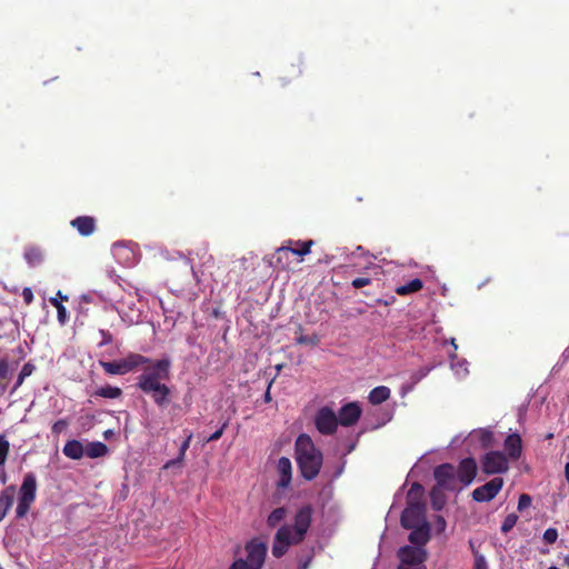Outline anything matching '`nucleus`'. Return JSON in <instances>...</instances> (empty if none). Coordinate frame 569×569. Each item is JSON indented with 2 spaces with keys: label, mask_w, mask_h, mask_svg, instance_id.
<instances>
[{
  "label": "nucleus",
  "mask_w": 569,
  "mask_h": 569,
  "mask_svg": "<svg viewBox=\"0 0 569 569\" xmlns=\"http://www.w3.org/2000/svg\"><path fill=\"white\" fill-rule=\"evenodd\" d=\"M143 366L146 367L138 377L137 387L146 395H150L158 407H167L170 402V388L163 381L170 379V359L151 360Z\"/></svg>",
  "instance_id": "f257e3e1"
},
{
  "label": "nucleus",
  "mask_w": 569,
  "mask_h": 569,
  "mask_svg": "<svg viewBox=\"0 0 569 569\" xmlns=\"http://www.w3.org/2000/svg\"><path fill=\"white\" fill-rule=\"evenodd\" d=\"M311 515L312 508L310 506H303L295 517L293 528L290 526H282L278 529L271 550L276 558L282 557L287 552L289 546L299 543L303 540L311 523Z\"/></svg>",
  "instance_id": "f03ea898"
},
{
  "label": "nucleus",
  "mask_w": 569,
  "mask_h": 569,
  "mask_svg": "<svg viewBox=\"0 0 569 569\" xmlns=\"http://www.w3.org/2000/svg\"><path fill=\"white\" fill-rule=\"evenodd\" d=\"M501 433L492 427L476 428L462 440L463 449L468 453L459 462H477V456L483 459L486 452L496 451L500 443Z\"/></svg>",
  "instance_id": "7ed1b4c3"
},
{
  "label": "nucleus",
  "mask_w": 569,
  "mask_h": 569,
  "mask_svg": "<svg viewBox=\"0 0 569 569\" xmlns=\"http://www.w3.org/2000/svg\"><path fill=\"white\" fill-rule=\"evenodd\" d=\"M477 465H438L433 470L437 486L449 491L460 490L472 482Z\"/></svg>",
  "instance_id": "20e7f679"
},
{
  "label": "nucleus",
  "mask_w": 569,
  "mask_h": 569,
  "mask_svg": "<svg viewBox=\"0 0 569 569\" xmlns=\"http://www.w3.org/2000/svg\"><path fill=\"white\" fill-rule=\"evenodd\" d=\"M522 439L518 432H511L503 439L502 450L486 452L480 462L518 461L522 456Z\"/></svg>",
  "instance_id": "39448f33"
},
{
  "label": "nucleus",
  "mask_w": 569,
  "mask_h": 569,
  "mask_svg": "<svg viewBox=\"0 0 569 569\" xmlns=\"http://www.w3.org/2000/svg\"><path fill=\"white\" fill-rule=\"evenodd\" d=\"M244 550L246 558L236 559L229 569H261L267 555V545L253 538L246 543Z\"/></svg>",
  "instance_id": "423d86ee"
},
{
  "label": "nucleus",
  "mask_w": 569,
  "mask_h": 569,
  "mask_svg": "<svg viewBox=\"0 0 569 569\" xmlns=\"http://www.w3.org/2000/svg\"><path fill=\"white\" fill-rule=\"evenodd\" d=\"M151 359L140 353L130 352L127 357L116 361H100V366L108 375L123 376L134 371L144 363H150Z\"/></svg>",
  "instance_id": "0eeeda50"
},
{
  "label": "nucleus",
  "mask_w": 569,
  "mask_h": 569,
  "mask_svg": "<svg viewBox=\"0 0 569 569\" xmlns=\"http://www.w3.org/2000/svg\"><path fill=\"white\" fill-rule=\"evenodd\" d=\"M296 462H322V453L316 448L307 433L298 436L296 443Z\"/></svg>",
  "instance_id": "6e6552de"
},
{
  "label": "nucleus",
  "mask_w": 569,
  "mask_h": 569,
  "mask_svg": "<svg viewBox=\"0 0 569 569\" xmlns=\"http://www.w3.org/2000/svg\"><path fill=\"white\" fill-rule=\"evenodd\" d=\"M315 427L319 431V433L323 436H331L333 435L339 426L338 417L336 412L325 406L321 407L315 415Z\"/></svg>",
  "instance_id": "1a4fd4ad"
},
{
  "label": "nucleus",
  "mask_w": 569,
  "mask_h": 569,
  "mask_svg": "<svg viewBox=\"0 0 569 569\" xmlns=\"http://www.w3.org/2000/svg\"><path fill=\"white\" fill-rule=\"evenodd\" d=\"M400 523L406 529L429 523L426 519L425 502L408 503L401 513Z\"/></svg>",
  "instance_id": "9d476101"
},
{
  "label": "nucleus",
  "mask_w": 569,
  "mask_h": 569,
  "mask_svg": "<svg viewBox=\"0 0 569 569\" xmlns=\"http://www.w3.org/2000/svg\"><path fill=\"white\" fill-rule=\"evenodd\" d=\"M397 556L400 560L399 566L407 567L425 565L428 553L425 548L405 546L398 550Z\"/></svg>",
  "instance_id": "9b49d317"
},
{
  "label": "nucleus",
  "mask_w": 569,
  "mask_h": 569,
  "mask_svg": "<svg viewBox=\"0 0 569 569\" xmlns=\"http://www.w3.org/2000/svg\"><path fill=\"white\" fill-rule=\"evenodd\" d=\"M503 485V479L500 477H496L485 485L476 488L472 491V498L478 502H486L492 500L498 492L501 490Z\"/></svg>",
  "instance_id": "f8f14e48"
},
{
  "label": "nucleus",
  "mask_w": 569,
  "mask_h": 569,
  "mask_svg": "<svg viewBox=\"0 0 569 569\" xmlns=\"http://www.w3.org/2000/svg\"><path fill=\"white\" fill-rule=\"evenodd\" d=\"M362 409L358 402H348L343 405L337 415L339 425L343 427L355 426L361 418Z\"/></svg>",
  "instance_id": "ddd939ff"
},
{
  "label": "nucleus",
  "mask_w": 569,
  "mask_h": 569,
  "mask_svg": "<svg viewBox=\"0 0 569 569\" xmlns=\"http://www.w3.org/2000/svg\"><path fill=\"white\" fill-rule=\"evenodd\" d=\"M409 529L411 532L408 536V540L413 545L412 547L423 548L430 539V525L426 523Z\"/></svg>",
  "instance_id": "4468645a"
},
{
  "label": "nucleus",
  "mask_w": 569,
  "mask_h": 569,
  "mask_svg": "<svg viewBox=\"0 0 569 569\" xmlns=\"http://www.w3.org/2000/svg\"><path fill=\"white\" fill-rule=\"evenodd\" d=\"M71 226L76 228L81 236L88 237L92 234L96 229V220L89 216H81L73 219Z\"/></svg>",
  "instance_id": "2eb2a0df"
},
{
  "label": "nucleus",
  "mask_w": 569,
  "mask_h": 569,
  "mask_svg": "<svg viewBox=\"0 0 569 569\" xmlns=\"http://www.w3.org/2000/svg\"><path fill=\"white\" fill-rule=\"evenodd\" d=\"M68 296L63 295L60 290L56 293V297L49 299V302L56 307L57 317L60 325H66L68 321V312L66 307L62 305L63 301H68Z\"/></svg>",
  "instance_id": "dca6fc26"
},
{
  "label": "nucleus",
  "mask_w": 569,
  "mask_h": 569,
  "mask_svg": "<svg viewBox=\"0 0 569 569\" xmlns=\"http://www.w3.org/2000/svg\"><path fill=\"white\" fill-rule=\"evenodd\" d=\"M37 481L33 473H27L20 487L19 497L34 501Z\"/></svg>",
  "instance_id": "f3484780"
},
{
  "label": "nucleus",
  "mask_w": 569,
  "mask_h": 569,
  "mask_svg": "<svg viewBox=\"0 0 569 569\" xmlns=\"http://www.w3.org/2000/svg\"><path fill=\"white\" fill-rule=\"evenodd\" d=\"M23 257L28 264L32 268L38 267L43 261V252L39 247L29 246L24 249Z\"/></svg>",
  "instance_id": "a211bd4d"
},
{
  "label": "nucleus",
  "mask_w": 569,
  "mask_h": 569,
  "mask_svg": "<svg viewBox=\"0 0 569 569\" xmlns=\"http://www.w3.org/2000/svg\"><path fill=\"white\" fill-rule=\"evenodd\" d=\"M391 391L386 386H379L373 388L368 396V400L371 405L377 406L390 398Z\"/></svg>",
  "instance_id": "6ab92c4d"
},
{
  "label": "nucleus",
  "mask_w": 569,
  "mask_h": 569,
  "mask_svg": "<svg viewBox=\"0 0 569 569\" xmlns=\"http://www.w3.org/2000/svg\"><path fill=\"white\" fill-rule=\"evenodd\" d=\"M63 453L72 460H78L84 455V447L78 440H69L63 447Z\"/></svg>",
  "instance_id": "aec40b11"
},
{
  "label": "nucleus",
  "mask_w": 569,
  "mask_h": 569,
  "mask_svg": "<svg viewBox=\"0 0 569 569\" xmlns=\"http://www.w3.org/2000/svg\"><path fill=\"white\" fill-rule=\"evenodd\" d=\"M246 262V258H241L234 262L233 267L229 270L228 282L239 284L242 281L243 272L247 270Z\"/></svg>",
  "instance_id": "412c9836"
},
{
  "label": "nucleus",
  "mask_w": 569,
  "mask_h": 569,
  "mask_svg": "<svg viewBox=\"0 0 569 569\" xmlns=\"http://www.w3.org/2000/svg\"><path fill=\"white\" fill-rule=\"evenodd\" d=\"M445 488L435 486L430 491V503L433 510L440 511L447 503V498L443 493Z\"/></svg>",
  "instance_id": "4be33fe9"
},
{
  "label": "nucleus",
  "mask_w": 569,
  "mask_h": 569,
  "mask_svg": "<svg viewBox=\"0 0 569 569\" xmlns=\"http://www.w3.org/2000/svg\"><path fill=\"white\" fill-rule=\"evenodd\" d=\"M14 498V488L8 487L0 495V521L4 518L7 511L11 508Z\"/></svg>",
  "instance_id": "5701e85b"
},
{
  "label": "nucleus",
  "mask_w": 569,
  "mask_h": 569,
  "mask_svg": "<svg viewBox=\"0 0 569 569\" xmlns=\"http://www.w3.org/2000/svg\"><path fill=\"white\" fill-rule=\"evenodd\" d=\"M290 246H282L276 250L274 268L286 270L289 268V254L291 253Z\"/></svg>",
  "instance_id": "b1692460"
},
{
  "label": "nucleus",
  "mask_w": 569,
  "mask_h": 569,
  "mask_svg": "<svg viewBox=\"0 0 569 569\" xmlns=\"http://www.w3.org/2000/svg\"><path fill=\"white\" fill-rule=\"evenodd\" d=\"M108 452V447L103 442L96 441V442H89L84 447V455L89 458H100L104 456Z\"/></svg>",
  "instance_id": "393cba45"
},
{
  "label": "nucleus",
  "mask_w": 569,
  "mask_h": 569,
  "mask_svg": "<svg viewBox=\"0 0 569 569\" xmlns=\"http://www.w3.org/2000/svg\"><path fill=\"white\" fill-rule=\"evenodd\" d=\"M423 288V282L419 278L410 280L408 283L396 288V293L399 296H407L413 292H418Z\"/></svg>",
  "instance_id": "a878e982"
},
{
  "label": "nucleus",
  "mask_w": 569,
  "mask_h": 569,
  "mask_svg": "<svg viewBox=\"0 0 569 569\" xmlns=\"http://www.w3.org/2000/svg\"><path fill=\"white\" fill-rule=\"evenodd\" d=\"M422 496L423 487L418 482L412 483L411 488L407 493V505L413 502H423Z\"/></svg>",
  "instance_id": "bb28decb"
},
{
  "label": "nucleus",
  "mask_w": 569,
  "mask_h": 569,
  "mask_svg": "<svg viewBox=\"0 0 569 569\" xmlns=\"http://www.w3.org/2000/svg\"><path fill=\"white\" fill-rule=\"evenodd\" d=\"M287 516V509L284 507L276 508L268 517L267 523L269 527H277Z\"/></svg>",
  "instance_id": "cd10ccee"
},
{
  "label": "nucleus",
  "mask_w": 569,
  "mask_h": 569,
  "mask_svg": "<svg viewBox=\"0 0 569 569\" xmlns=\"http://www.w3.org/2000/svg\"><path fill=\"white\" fill-rule=\"evenodd\" d=\"M94 395L100 396L102 398L116 399L122 395V390L118 387L104 386L99 388Z\"/></svg>",
  "instance_id": "c85d7f7f"
},
{
  "label": "nucleus",
  "mask_w": 569,
  "mask_h": 569,
  "mask_svg": "<svg viewBox=\"0 0 569 569\" xmlns=\"http://www.w3.org/2000/svg\"><path fill=\"white\" fill-rule=\"evenodd\" d=\"M280 478L278 481L279 488H287L291 481V465H279Z\"/></svg>",
  "instance_id": "c756f323"
},
{
  "label": "nucleus",
  "mask_w": 569,
  "mask_h": 569,
  "mask_svg": "<svg viewBox=\"0 0 569 569\" xmlns=\"http://www.w3.org/2000/svg\"><path fill=\"white\" fill-rule=\"evenodd\" d=\"M313 240H307V241H297L296 247H291V253L303 257L310 252L311 247L313 246Z\"/></svg>",
  "instance_id": "7c9ffc66"
},
{
  "label": "nucleus",
  "mask_w": 569,
  "mask_h": 569,
  "mask_svg": "<svg viewBox=\"0 0 569 569\" xmlns=\"http://www.w3.org/2000/svg\"><path fill=\"white\" fill-rule=\"evenodd\" d=\"M36 370V367L33 363L31 362H27L23 365L19 376H18V379H17V382L12 389V392L16 391L24 381V379L29 376H31L33 373V371Z\"/></svg>",
  "instance_id": "2f4dec72"
},
{
  "label": "nucleus",
  "mask_w": 569,
  "mask_h": 569,
  "mask_svg": "<svg viewBox=\"0 0 569 569\" xmlns=\"http://www.w3.org/2000/svg\"><path fill=\"white\" fill-rule=\"evenodd\" d=\"M305 479L311 480L320 472L321 465H299Z\"/></svg>",
  "instance_id": "473e14b6"
},
{
  "label": "nucleus",
  "mask_w": 569,
  "mask_h": 569,
  "mask_svg": "<svg viewBox=\"0 0 569 569\" xmlns=\"http://www.w3.org/2000/svg\"><path fill=\"white\" fill-rule=\"evenodd\" d=\"M32 502L31 500L19 497L16 509L17 518H23L28 513Z\"/></svg>",
  "instance_id": "72a5a7b5"
},
{
  "label": "nucleus",
  "mask_w": 569,
  "mask_h": 569,
  "mask_svg": "<svg viewBox=\"0 0 569 569\" xmlns=\"http://www.w3.org/2000/svg\"><path fill=\"white\" fill-rule=\"evenodd\" d=\"M517 520H518V516L516 513H509L502 522L501 531L503 533L509 532L517 523Z\"/></svg>",
  "instance_id": "f704fd0d"
},
{
  "label": "nucleus",
  "mask_w": 569,
  "mask_h": 569,
  "mask_svg": "<svg viewBox=\"0 0 569 569\" xmlns=\"http://www.w3.org/2000/svg\"><path fill=\"white\" fill-rule=\"evenodd\" d=\"M10 450V443L7 438L0 435V462H6Z\"/></svg>",
  "instance_id": "c9c22d12"
},
{
  "label": "nucleus",
  "mask_w": 569,
  "mask_h": 569,
  "mask_svg": "<svg viewBox=\"0 0 569 569\" xmlns=\"http://www.w3.org/2000/svg\"><path fill=\"white\" fill-rule=\"evenodd\" d=\"M508 470V465H483V471L488 475L503 473Z\"/></svg>",
  "instance_id": "e433bc0d"
},
{
  "label": "nucleus",
  "mask_w": 569,
  "mask_h": 569,
  "mask_svg": "<svg viewBox=\"0 0 569 569\" xmlns=\"http://www.w3.org/2000/svg\"><path fill=\"white\" fill-rule=\"evenodd\" d=\"M320 342V339L317 335L311 336H300L297 338L298 345H311V346H318Z\"/></svg>",
  "instance_id": "4c0bfd02"
},
{
  "label": "nucleus",
  "mask_w": 569,
  "mask_h": 569,
  "mask_svg": "<svg viewBox=\"0 0 569 569\" xmlns=\"http://www.w3.org/2000/svg\"><path fill=\"white\" fill-rule=\"evenodd\" d=\"M431 368L429 367H422L420 368L419 370L415 371L412 375H411V380L413 383H417L419 382L421 379H423L425 377H427V375L430 372Z\"/></svg>",
  "instance_id": "58836bf2"
},
{
  "label": "nucleus",
  "mask_w": 569,
  "mask_h": 569,
  "mask_svg": "<svg viewBox=\"0 0 569 569\" xmlns=\"http://www.w3.org/2000/svg\"><path fill=\"white\" fill-rule=\"evenodd\" d=\"M372 282L371 278L368 277H358L351 281V286L356 289L363 288L366 286H369Z\"/></svg>",
  "instance_id": "ea45409f"
},
{
  "label": "nucleus",
  "mask_w": 569,
  "mask_h": 569,
  "mask_svg": "<svg viewBox=\"0 0 569 569\" xmlns=\"http://www.w3.org/2000/svg\"><path fill=\"white\" fill-rule=\"evenodd\" d=\"M531 501L532 500L529 495H527V493L520 495L519 500H518V510L522 511V510L527 509L528 507H530Z\"/></svg>",
  "instance_id": "a19ab883"
},
{
  "label": "nucleus",
  "mask_w": 569,
  "mask_h": 569,
  "mask_svg": "<svg viewBox=\"0 0 569 569\" xmlns=\"http://www.w3.org/2000/svg\"><path fill=\"white\" fill-rule=\"evenodd\" d=\"M68 428V422L63 419H60L58 421H56L53 425H52V428H51V431L52 433L54 435H60L61 432H63L66 429Z\"/></svg>",
  "instance_id": "79ce46f5"
},
{
  "label": "nucleus",
  "mask_w": 569,
  "mask_h": 569,
  "mask_svg": "<svg viewBox=\"0 0 569 569\" xmlns=\"http://www.w3.org/2000/svg\"><path fill=\"white\" fill-rule=\"evenodd\" d=\"M557 538L558 531L553 528L547 529L543 533V540L549 545L556 542Z\"/></svg>",
  "instance_id": "37998d69"
},
{
  "label": "nucleus",
  "mask_w": 569,
  "mask_h": 569,
  "mask_svg": "<svg viewBox=\"0 0 569 569\" xmlns=\"http://www.w3.org/2000/svg\"><path fill=\"white\" fill-rule=\"evenodd\" d=\"M99 333L101 335V338H102L100 346H107L112 342L113 337L108 330L100 329Z\"/></svg>",
  "instance_id": "c03bdc74"
},
{
  "label": "nucleus",
  "mask_w": 569,
  "mask_h": 569,
  "mask_svg": "<svg viewBox=\"0 0 569 569\" xmlns=\"http://www.w3.org/2000/svg\"><path fill=\"white\" fill-rule=\"evenodd\" d=\"M476 555V562H475V569H488L487 561L482 555H479L478 552Z\"/></svg>",
  "instance_id": "a18cd8bd"
},
{
  "label": "nucleus",
  "mask_w": 569,
  "mask_h": 569,
  "mask_svg": "<svg viewBox=\"0 0 569 569\" xmlns=\"http://www.w3.org/2000/svg\"><path fill=\"white\" fill-rule=\"evenodd\" d=\"M22 297H23L26 305H28V306L31 305L33 301V292H32L31 288H29V287L23 288Z\"/></svg>",
  "instance_id": "49530a36"
},
{
  "label": "nucleus",
  "mask_w": 569,
  "mask_h": 569,
  "mask_svg": "<svg viewBox=\"0 0 569 569\" xmlns=\"http://www.w3.org/2000/svg\"><path fill=\"white\" fill-rule=\"evenodd\" d=\"M9 371V363L7 359H0V379H4Z\"/></svg>",
  "instance_id": "de8ad7c7"
},
{
  "label": "nucleus",
  "mask_w": 569,
  "mask_h": 569,
  "mask_svg": "<svg viewBox=\"0 0 569 569\" xmlns=\"http://www.w3.org/2000/svg\"><path fill=\"white\" fill-rule=\"evenodd\" d=\"M226 426H227V423H224L219 430H216L211 436H209L207 438V442L216 441V440L220 439V437L223 433V429H224Z\"/></svg>",
  "instance_id": "09e8293b"
},
{
  "label": "nucleus",
  "mask_w": 569,
  "mask_h": 569,
  "mask_svg": "<svg viewBox=\"0 0 569 569\" xmlns=\"http://www.w3.org/2000/svg\"><path fill=\"white\" fill-rule=\"evenodd\" d=\"M436 525H437L438 530L443 531L446 529L447 523L442 516H437Z\"/></svg>",
  "instance_id": "8fccbe9b"
},
{
  "label": "nucleus",
  "mask_w": 569,
  "mask_h": 569,
  "mask_svg": "<svg viewBox=\"0 0 569 569\" xmlns=\"http://www.w3.org/2000/svg\"><path fill=\"white\" fill-rule=\"evenodd\" d=\"M272 382H273V380H271V381L269 382L268 388H267V390H266V392H264V396H263V400H264V402H270V401H271V393H270V389H271Z\"/></svg>",
  "instance_id": "3c124183"
},
{
  "label": "nucleus",
  "mask_w": 569,
  "mask_h": 569,
  "mask_svg": "<svg viewBox=\"0 0 569 569\" xmlns=\"http://www.w3.org/2000/svg\"><path fill=\"white\" fill-rule=\"evenodd\" d=\"M191 435H189L186 440L182 442L181 445V448H180V451H181V456L184 453V450H187V448L189 447V443H190V440H191Z\"/></svg>",
  "instance_id": "603ef678"
},
{
  "label": "nucleus",
  "mask_w": 569,
  "mask_h": 569,
  "mask_svg": "<svg viewBox=\"0 0 569 569\" xmlns=\"http://www.w3.org/2000/svg\"><path fill=\"white\" fill-rule=\"evenodd\" d=\"M397 569H427V567L425 565H420V566H398Z\"/></svg>",
  "instance_id": "864d4df0"
},
{
  "label": "nucleus",
  "mask_w": 569,
  "mask_h": 569,
  "mask_svg": "<svg viewBox=\"0 0 569 569\" xmlns=\"http://www.w3.org/2000/svg\"><path fill=\"white\" fill-rule=\"evenodd\" d=\"M278 462H280V463H289V462H291V461H290V459H289L288 457H284V456H283V457H280V458H279Z\"/></svg>",
  "instance_id": "5fc2aeb1"
},
{
  "label": "nucleus",
  "mask_w": 569,
  "mask_h": 569,
  "mask_svg": "<svg viewBox=\"0 0 569 569\" xmlns=\"http://www.w3.org/2000/svg\"><path fill=\"white\" fill-rule=\"evenodd\" d=\"M565 476H566V479L567 481L569 482V465H565Z\"/></svg>",
  "instance_id": "6e6d98bb"
},
{
  "label": "nucleus",
  "mask_w": 569,
  "mask_h": 569,
  "mask_svg": "<svg viewBox=\"0 0 569 569\" xmlns=\"http://www.w3.org/2000/svg\"><path fill=\"white\" fill-rule=\"evenodd\" d=\"M302 74V69L300 68V66L297 67V71L295 73L296 77H299Z\"/></svg>",
  "instance_id": "4d7b16f0"
},
{
  "label": "nucleus",
  "mask_w": 569,
  "mask_h": 569,
  "mask_svg": "<svg viewBox=\"0 0 569 569\" xmlns=\"http://www.w3.org/2000/svg\"><path fill=\"white\" fill-rule=\"evenodd\" d=\"M282 442H283V443H289L290 441H289V439H288V438L283 439V440H281V439H280V440L277 442V445H280V443H282Z\"/></svg>",
  "instance_id": "13d9d810"
},
{
  "label": "nucleus",
  "mask_w": 569,
  "mask_h": 569,
  "mask_svg": "<svg viewBox=\"0 0 569 569\" xmlns=\"http://www.w3.org/2000/svg\"><path fill=\"white\" fill-rule=\"evenodd\" d=\"M181 459H182L181 457H178L177 459L170 460L169 462H171V463L180 462Z\"/></svg>",
  "instance_id": "bf43d9fd"
},
{
  "label": "nucleus",
  "mask_w": 569,
  "mask_h": 569,
  "mask_svg": "<svg viewBox=\"0 0 569 569\" xmlns=\"http://www.w3.org/2000/svg\"><path fill=\"white\" fill-rule=\"evenodd\" d=\"M451 345L453 346L455 350L457 349V345H456V341L455 339H451Z\"/></svg>",
  "instance_id": "052dcab7"
},
{
  "label": "nucleus",
  "mask_w": 569,
  "mask_h": 569,
  "mask_svg": "<svg viewBox=\"0 0 569 569\" xmlns=\"http://www.w3.org/2000/svg\"><path fill=\"white\" fill-rule=\"evenodd\" d=\"M565 563L569 566V555L565 558Z\"/></svg>",
  "instance_id": "680f3d73"
},
{
  "label": "nucleus",
  "mask_w": 569,
  "mask_h": 569,
  "mask_svg": "<svg viewBox=\"0 0 569 569\" xmlns=\"http://www.w3.org/2000/svg\"><path fill=\"white\" fill-rule=\"evenodd\" d=\"M458 438H455L451 442V446H453L457 442Z\"/></svg>",
  "instance_id": "e2e57ef3"
},
{
  "label": "nucleus",
  "mask_w": 569,
  "mask_h": 569,
  "mask_svg": "<svg viewBox=\"0 0 569 569\" xmlns=\"http://www.w3.org/2000/svg\"><path fill=\"white\" fill-rule=\"evenodd\" d=\"M548 569H559V568L552 566V567H549Z\"/></svg>",
  "instance_id": "0e129e2a"
},
{
  "label": "nucleus",
  "mask_w": 569,
  "mask_h": 569,
  "mask_svg": "<svg viewBox=\"0 0 569 569\" xmlns=\"http://www.w3.org/2000/svg\"><path fill=\"white\" fill-rule=\"evenodd\" d=\"M0 569H2V568L0 567Z\"/></svg>",
  "instance_id": "69168bd1"
}]
</instances>
